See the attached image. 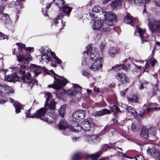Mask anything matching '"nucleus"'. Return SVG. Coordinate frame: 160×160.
Returning <instances> with one entry per match:
<instances>
[{
    "label": "nucleus",
    "mask_w": 160,
    "mask_h": 160,
    "mask_svg": "<svg viewBox=\"0 0 160 160\" xmlns=\"http://www.w3.org/2000/svg\"><path fill=\"white\" fill-rule=\"evenodd\" d=\"M30 109L26 111L25 113L26 114V118H33L35 117L39 118L47 122H52L54 121L55 119L56 115L53 112L51 113V114L52 115V117H50V115L49 116V118L48 117H45V114H44L45 111L43 108H41L38 110L36 113H34V115H30Z\"/></svg>",
    "instance_id": "obj_1"
},
{
    "label": "nucleus",
    "mask_w": 160,
    "mask_h": 160,
    "mask_svg": "<svg viewBox=\"0 0 160 160\" xmlns=\"http://www.w3.org/2000/svg\"><path fill=\"white\" fill-rule=\"evenodd\" d=\"M50 72L53 74L54 75L58 76L61 79H60L58 78H57L55 76L54 77L55 80L53 84L49 85L48 87L49 88H52L55 89H59L65 86L68 81L66 79L64 78L63 77L59 76L58 75L54 73V71L52 70H51Z\"/></svg>",
    "instance_id": "obj_2"
},
{
    "label": "nucleus",
    "mask_w": 160,
    "mask_h": 160,
    "mask_svg": "<svg viewBox=\"0 0 160 160\" xmlns=\"http://www.w3.org/2000/svg\"><path fill=\"white\" fill-rule=\"evenodd\" d=\"M91 55V60L94 61V62L90 66V69L93 71L96 72L99 71L102 67L103 60L102 58L99 57L97 54L92 57Z\"/></svg>",
    "instance_id": "obj_3"
},
{
    "label": "nucleus",
    "mask_w": 160,
    "mask_h": 160,
    "mask_svg": "<svg viewBox=\"0 0 160 160\" xmlns=\"http://www.w3.org/2000/svg\"><path fill=\"white\" fill-rule=\"evenodd\" d=\"M94 125V123L90 118L85 119L82 121L80 126L77 124L76 126L72 128V130L74 132L80 131L82 129L86 131H89L92 126Z\"/></svg>",
    "instance_id": "obj_4"
},
{
    "label": "nucleus",
    "mask_w": 160,
    "mask_h": 160,
    "mask_svg": "<svg viewBox=\"0 0 160 160\" xmlns=\"http://www.w3.org/2000/svg\"><path fill=\"white\" fill-rule=\"evenodd\" d=\"M56 103V102L55 101L54 99H52L49 104L48 102L47 104H45V108H43L44 111H45V112L44 113V114H45V117H48V118H49V115L50 117H52V115L51 114V113L52 112L53 113L56 115V117L54 121L52 122H48V123H51L55 122L57 118V116L55 114L54 112L53 111L55 108Z\"/></svg>",
    "instance_id": "obj_5"
},
{
    "label": "nucleus",
    "mask_w": 160,
    "mask_h": 160,
    "mask_svg": "<svg viewBox=\"0 0 160 160\" xmlns=\"http://www.w3.org/2000/svg\"><path fill=\"white\" fill-rule=\"evenodd\" d=\"M92 28L94 30H99L102 32H108L111 28L105 24V22L103 23V21L101 19L96 20L92 25Z\"/></svg>",
    "instance_id": "obj_6"
},
{
    "label": "nucleus",
    "mask_w": 160,
    "mask_h": 160,
    "mask_svg": "<svg viewBox=\"0 0 160 160\" xmlns=\"http://www.w3.org/2000/svg\"><path fill=\"white\" fill-rule=\"evenodd\" d=\"M148 25L152 33L160 32V21L151 19L148 20Z\"/></svg>",
    "instance_id": "obj_7"
},
{
    "label": "nucleus",
    "mask_w": 160,
    "mask_h": 160,
    "mask_svg": "<svg viewBox=\"0 0 160 160\" xmlns=\"http://www.w3.org/2000/svg\"><path fill=\"white\" fill-rule=\"evenodd\" d=\"M103 15L104 17L105 24L108 26L112 25L113 24V22L117 19L116 16L112 12H108L105 13V11Z\"/></svg>",
    "instance_id": "obj_8"
},
{
    "label": "nucleus",
    "mask_w": 160,
    "mask_h": 160,
    "mask_svg": "<svg viewBox=\"0 0 160 160\" xmlns=\"http://www.w3.org/2000/svg\"><path fill=\"white\" fill-rule=\"evenodd\" d=\"M109 144H104L102 147V149L94 154L89 155V157L91 158L92 160H95L99 158L104 151H107L109 148L111 147V146Z\"/></svg>",
    "instance_id": "obj_9"
},
{
    "label": "nucleus",
    "mask_w": 160,
    "mask_h": 160,
    "mask_svg": "<svg viewBox=\"0 0 160 160\" xmlns=\"http://www.w3.org/2000/svg\"><path fill=\"white\" fill-rule=\"evenodd\" d=\"M85 115V112L82 110L76 111L72 115V120L74 122H79L84 118Z\"/></svg>",
    "instance_id": "obj_10"
},
{
    "label": "nucleus",
    "mask_w": 160,
    "mask_h": 160,
    "mask_svg": "<svg viewBox=\"0 0 160 160\" xmlns=\"http://www.w3.org/2000/svg\"><path fill=\"white\" fill-rule=\"evenodd\" d=\"M104 11L103 9L99 6H95L92 9V12L89 13L90 18L93 19L96 17L95 14L99 13L100 15H103Z\"/></svg>",
    "instance_id": "obj_11"
},
{
    "label": "nucleus",
    "mask_w": 160,
    "mask_h": 160,
    "mask_svg": "<svg viewBox=\"0 0 160 160\" xmlns=\"http://www.w3.org/2000/svg\"><path fill=\"white\" fill-rule=\"evenodd\" d=\"M22 78L23 82L24 83H30L33 82V85H37L38 81L36 79H33L31 76V74L29 72H27L26 74L23 75Z\"/></svg>",
    "instance_id": "obj_12"
},
{
    "label": "nucleus",
    "mask_w": 160,
    "mask_h": 160,
    "mask_svg": "<svg viewBox=\"0 0 160 160\" xmlns=\"http://www.w3.org/2000/svg\"><path fill=\"white\" fill-rule=\"evenodd\" d=\"M116 78L119 82L124 84L129 82V78L124 73L118 72L115 75Z\"/></svg>",
    "instance_id": "obj_13"
},
{
    "label": "nucleus",
    "mask_w": 160,
    "mask_h": 160,
    "mask_svg": "<svg viewBox=\"0 0 160 160\" xmlns=\"http://www.w3.org/2000/svg\"><path fill=\"white\" fill-rule=\"evenodd\" d=\"M160 110V107L158 105L155 103H151L150 104L149 107L146 108V111L142 113H140L139 114V115L140 117H142L144 112H147V113H148L150 111H152L154 110Z\"/></svg>",
    "instance_id": "obj_14"
},
{
    "label": "nucleus",
    "mask_w": 160,
    "mask_h": 160,
    "mask_svg": "<svg viewBox=\"0 0 160 160\" xmlns=\"http://www.w3.org/2000/svg\"><path fill=\"white\" fill-rule=\"evenodd\" d=\"M136 32H138L139 34L142 43H144V42H147L148 35L146 33L145 29L139 28L137 31L135 32V34Z\"/></svg>",
    "instance_id": "obj_15"
},
{
    "label": "nucleus",
    "mask_w": 160,
    "mask_h": 160,
    "mask_svg": "<svg viewBox=\"0 0 160 160\" xmlns=\"http://www.w3.org/2000/svg\"><path fill=\"white\" fill-rule=\"evenodd\" d=\"M147 152L148 154L149 153L151 156L155 159L160 160V154L156 150L154 147L148 148Z\"/></svg>",
    "instance_id": "obj_16"
},
{
    "label": "nucleus",
    "mask_w": 160,
    "mask_h": 160,
    "mask_svg": "<svg viewBox=\"0 0 160 160\" xmlns=\"http://www.w3.org/2000/svg\"><path fill=\"white\" fill-rule=\"evenodd\" d=\"M147 152L148 154L149 153L151 156L155 159L160 160V154L156 150L154 147L148 148Z\"/></svg>",
    "instance_id": "obj_17"
},
{
    "label": "nucleus",
    "mask_w": 160,
    "mask_h": 160,
    "mask_svg": "<svg viewBox=\"0 0 160 160\" xmlns=\"http://www.w3.org/2000/svg\"><path fill=\"white\" fill-rule=\"evenodd\" d=\"M18 77L16 74L12 73L10 75L5 76V80L9 82H16L18 80Z\"/></svg>",
    "instance_id": "obj_18"
},
{
    "label": "nucleus",
    "mask_w": 160,
    "mask_h": 160,
    "mask_svg": "<svg viewBox=\"0 0 160 160\" xmlns=\"http://www.w3.org/2000/svg\"><path fill=\"white\" fill-rule=\"evenodd\" d=\"M134 19L129 13H128L127 16L124 18V21L126 23L130 24L132 26H134L135 25Z\"/></svg>",
    "instance_id": "obj_19"
},
{
    "label": "nucleus",
    "mask_w": 160,
    "mask_h": 160,
    "mask_svg": "<svg viewBox=\"0 0 160 160\" xmlns=\"http://www.w3.org/2000/svg\"><path fill=\"white\" fill-rule=\"evenodd\" d=\"M111 113L110 110L106 109H103L102 111H96L93 113L92 115L96 117H98Z\"/></svg>",
    "instance_id": "obj_20"
},
{
    "label": "nucleus",
    "mask_w": 160,
    "mask_h": 160,
    "mask_svg": "<svg viewBox=\"0 0 160 160\" xmlns=\"http://www.w3.org/2000/svg\"><path fill=\"white\" fill-rule=\"evenodd\" d=\"M127 98L129 103L131 104L138 102V98L136 94L130 95L127 96Z\"/></svg>",
    "instance_id": "obj_21"
},
{
    "label": "nucleus",
    "mask_w": 160,
    "mask_h": 160,
    "mask_svg": "<svg viewBox=\"0 0 160 160\" xmlns=\"http://www.w3.org/2000/svg\"><path fill=\"white\" fill-rule=\"evenodd\" d=\"M123 1V0H114L111 3V7L113 9L119 8H120Z\"/></svg>",
    "instance_id": "obj_22"
},
{
    "label": "nucleus",
    "mask_w": 160,
    "mask_h": 160,
    "mask_svg": "<svg viewBox=\"0 0 160 160\" xmlns=\"http://www.w3.org/2000/svg\"><path fill=\"white\" fill-rule=\"evenodd\" d=\"M150 0H134V3L137 5L140 6H144V10H145L146 8L147 7V5L148 4Z\"/></svg>",
    "instance_id": "obj_23"
},
{
    "label": "nucleus",
    "mask_w": 160,
    "mask_h": 160,
    "mask_svg": "<svg viewBox=\"0 0 160 160\" xmlns=\"http://www.w3.org/2000/svg\"><path fill=\"white\" fill-rule=\"evenodd\" d=\"M148 130L145 127H143L141 132L140 137L143 139H147L148 137Z\"/></svg>",
    "instance_id": "obj_24"
},
{
    "label": "nucleus",
    "mask_w": 160,
    "mask_h": 160,
    "mask_svg": "<svg viewBox=\"0 0 160 160\" xmlns=\"http://www.w3.org/2000/svg\"><path fill=\"white\" fill-rule=\"evenodd\" d=\"M17 60L19 62H22L24 63H28L31 59L30 57H26L22 54L17 56Z\"/></svg>",
    "instance_id": "obj_25"
},
{
    "label": "nucleus",
    "mask_w": 160,
    "mask_h": 160,
    "mask_svg": "<svg viewBox=\"0 0 160 160\" xmlns=\"http://www.w3.org/2000/svg\"><path fill=\"white\" fill-rule=\"evenodd\" d=\"M123 69L125 71H127L129 69V65L125 66L124 64L116 65L115 66H112V70H115L116 71Z\"/></svg>",
    "instance_id": "obj_26"
},
{
    "label": "nucleus",
    "mask_w": 160,
    "mask_h": 160,
    "mask_svg": "<svg viewBox=\"0 0 160 160\" xmlns=\"http://www.w3.org/2000/svg\"><path fill=\"white\" fill-rule=\"evenodd\" d=\"M136 110L132 107H128L127 108L126 111L127 115L128 116L133 115L135 116L136 115Z\"/></svg>",
    "instance_id": "obj_27"
},
{
    "label": "nucleus",
    "mask_w": 160,
    "mask_h": 160,
    "mask_svg": "<svg viewBox=\"0 0 160 160\" xmlns=\"http://www.w3.org/2000/svg\"><path fill=\"white\" fill-rule=\"evenodd\" d=\"M30 70L31 72H34L36 75H38L39 73L41 70L39 66H36L34 65H32L30 67Z\"/></svg>",
    "instance_id": "obj_28"
},
{
    "label": "nucleus",
    "mask_w": 160,
    "mask_h": 160,
    "mask_svg": "<svg viewBox=\"0 0 160 160\" xmlns=\"http://www.w3.org/2000/svg\"><path fill=\"white\" fill-rule=\"evenodd\" d=\"M146 63L145 65V69H147L149 67L150 64H151V66H154L157 63V61L153 58H152L151 59H149L148 60H146Z\"/></svg>",
    "instance_id": "obj_29"
},
{
    "label": "nucleus",
    "mask_w": 160,
    "mask_h": 160,
    "mask_svg": "<svg viewBox=\"0 0 160 160\" xmlns=\"http://www.w3.org/2000/svg\"><path fill=\"white\" fill-rule=\"evenodd\" d=\"M140 122L139 121L133 123L131 127L132 130L134 132L138 131L140 127Z\"/></svg>",
    "instance_id": "obj_30"
},
{
    "label": "nucleus",
    "mask_w": 160,
    "mask_h": 160,
    "mask_svg": "<svg viewBox=\"0 0 160 160\" xmlns=\"http://www.w3.org/2000/svg\"><path fill=\"white\" fill-rule=\"evenodd\" d=\"M119 51L118 48L115 47H111L108 50V53L112 57H113Z\"/></svg>",
    "instance_id": "obj_31"
},
{
    "label": "nucleus",
    "mask_w": 160,
    "mask_h": 160,
    "mask_svg": "<svg viewBox=\"0 0 160 160\" xmlns=\"http://www.w3.org/2000/svg\"><path fill=\"white\" fill-rule=\"evenodd\" d=\"M68 125L66 121L61 120L58 125L59 129L60 130L64 129L68 127Z\"/></svg>",
    "instance_id": "obj_32"
},
{
    "label": "nucleus",
    "mask_w": 160,
    "mask_h": 160,
    "mask_svg": "<svg viewBox=\"0 0 160 160\" xmlns=\"http://www.w3.org/2000/svg\"><path fill=\"white\" fill-rule=\"evenodd\" d=\"M50 53L52 56L51 59L52 61L58 64L61 63L62 62L61 60L55 56V54L54 52H52L50 50Z\"/></svg>",
    "instance_id": "obj_33"
},
{
    "label": "nucleus",
    "mask_w": 160,
    "mask_h": 160,
    "mask_svg": "<svg viewBox=\"0 0 160 160\" xmlns=\"http://www.w3.org/2000/svg\"><path fill=\"white\" fill-rule=\"evenodd\" d=\"M13 105L14 106V107L15 109L16 113H19L22 108V105L18 102H15Z\"/></svg>",
    "instance_id": "obj_34"
},
{
    "label": "nucleus",
    "mask_w": 160,
    "mask_h": 160,
    "mask_svg": "<svg viewBox=\"0 0 160 160\" xmlns=\"http://www.w3.org/2000/svg\"><path fill=\"white\" fill-rule=\"evenodd\" d=\"M0 89L3 90L6 93H12L13 92L12 89L7 85H4L3 86H0Z\"/></svg>",
    "instance_id": "obj_35"
},
{
    "label": "nucleus",
    "mask_w": 160,
    "mask_h": 160,
    "mask_svg": "<svg viewBox=\"0 0 160 160\" xmlns=\"http://www.w3.org/2000/svg\"><path fill=\"white\" fill-rule=\"evenodd\" d=\"M146 69L145 68L142 67L141 66H136L132 72L135 73V72L137 73L140 71L141 73H143L145 72Z\"/></svg>",
    "instance_id": "obj_36"
},
{
    "label": "nucleus",
    "mask_w": 160,
    "mask_h": 160,
    "mask_svg": "<svg viewBox=\"0 0 160 160\" xmlns=\"http://www.w3.org/2000/svg\"><path fill=\"white\" fill-rule=\"evenodd\" d=\"M82 157V153L80 152H77L72 157V160H80Z\"/></svg>",
    "instance_id": "obj_37"
},
{
    "label": "nucleus",
    "mask_w": 160,
    "mask_h": 160,
    "mask_svg": "<svg viewBox=\"0 0 160 160\" xmlns=\"http://www.w3.org/2000/svg\"><path fill=\"white\" fill-rule=\"evenodd\" d=\"M42 54L49 55L50 53V50L47 47H42L40 49Z\"/></svg>",
    "instance_id": "obj_38"
},
{
    "label": "nucleus",
    "mask_w": 160,
    "mask_h": 160,
    "mask_svg": "<svg viewBox=\"0 0 160 160\" xmlns=\"http://www.w3.org/2000/svg\"><path fill=\"white\" fill-rule=\"evenodd\" d=\"M66 108L64 106H62L58 110V112L60 116L63 118L66 113Z\"/></svg>",
    "instance_id": "obj_39"
},
{
    "label": "nucleus",
    "mask_w": 160,
    "mask_h": 160,
    "mask_svg": "<svg viewBox=\"0 0 160 160\" xmlns=\"http://www.w3.org/2000/svg\"><path fill=\"white\" fill-rule=\"evenodd\" d=\"M62 9L64 12L68 14H70L72 10V8L67 5H64L62 7Z\"/></svg>",
    "instance_id": "obj_40"
},
{
    "label": "nucleus",
    "mask_w": 160,
    "mask_h": 160,
    "mask_svg": "<svg viewBox=\"0 0 160 160\" xmlns=\"http://www.w3.org/2000/svg\"><path fill=\"white\" fill-rule=\"evenodd\" d=\"M45 97L46 99V102L45 104H47L48 102L52 98V95L51 93L49 92H47L45 94Z\"/></svg>",
    "instance_id": "obj_41"
},
{
    "label": "nucleus",
    "mask_w": 160,
    "mask_h": 160,
    "mask_svg": "<svg viewBox=\"0 0 160 160\" xmlns=\"http://www.w3.org/2000/svg\"><path fill=\"white\" fill-rule=\"evenodd\" d=\"M73 87L74 91L77 93H80L82 91V88L78 84H73Z\"/></svg>",
    "instance_id": "obj_42"
},
{
    "label": "nucleus",
    "mask_w": 160,
    "mask_h": 160,
    "mask_svg": "<svg viewBox=\"0 0 160 160\" xmlns=\"http://www.w3.org/2000/svg\"><path fill=\"white\" fill-rule=\"evenodd\" d=\"M51 4V3H48L45 8H42V12L44 16H47L48 15L47 12L48 8L50 7Z\"/></svg>",
    "instance_id": "obj_43"
},
{
    "label": "nucleus",
    "mask_w": 160,
    "mask_h": 160,
    "mask_svg": "<svg viewBox=\"0 0 160 160\" xmlns=\"http://www.w3.org/2000/svg\"><path fill=\"white\" fill-rule=\"evenodd\" d=\"M42 60H43L46 62H48L51 59L48 56L49 55L41 54V55Z\"/></svg>",
    "instance_id": "obj_44"
},
{
    "label": "nucleus",
    "mask_w": 160,
    "mask_h": 160,
    "mask_svg": "<svg viewBox=\"0 0 160 160\" xmlns=\"http://www.w3.org/2000/svg\"><path fill=\"white\" fill-rule=\"evenodd\" d=\"M27 70L26 67L25 65H22L20 68V73L22 75H24L25 74L26 71Z\"/></svg>",
    "instance_id": "obj_45"
},
{
    "label": "nucleus",
    "mask_w": 160,
    "mask_h": 160,
    "mask_svg": "<svg viewBox=\"0 0 160 160\" xmlns=\"http://www.w3.org/2000/svg\"><path fill=\"white\" fill-rule=\"evenodd\" d=\"M16 44L18 47V49L20 52H22L23 49H25V45L21 43H17Z\"/></svg>",
    "instance_id": "obj_46"
},
{
    "label": "nucleus",
    "mask_w": 160,
    "mask_h": 160,
    "mask_svg": "<svg viewBox=\"0 0 160 160\" xmlns=\"http://www.w3.org/2000/svg\"><path fill=\"white\" fill-rule=\"evenodd\" d=\"M112 111L115 113H117L120 112L118 107L116 106H113L111 107Z\"/></svg>",
    "instance_id": "obj_47"
},
{
    "label": "nucleus",
    "mask_w": 160,
    "mask_h": 160,
    "mask_svg": "<svg viewBox=\"0 0 160 160\" xmlns=\"http://www.w3.org/2000/svg\"><path fill=\"white\" fill-rule=\"evenodd\" d=\"M98 51L97 49L94 48L92 50L91 52L90 53V55L89 56L90 59L91 60V55H92V57H94V56H95L94 55H96V54H97L99 56V54L98 53Z\"/></svg>",
    "instance_id": "obj_48"
},
{
    "label": "nucleus",
    "mask_w": 160,
    "mask_h": 160,
    "mask_svg": "<svg viewBox=\"0 0 160 160\" xmlns=\"http://www.w3.org/2000/svg\"><path fill=\"white\" fill-rule=\"evenodd\" d=\"M94 137V136L93 135H87L86 136V140L89 142L91 141H92L93 142Z\"/></svg>",
    "instance_id": "obj_49"
},
{
    "label": "nucleus",
    "mask_w": 160,
    "mask_h": 160,
    "mask_svg": "<svg viewBox=\"0 0 160 160\" xmlns=\"http://www.w3.org/2000/svg\"><path fill=\"white\" fill-rule=\"evenodd\" d=\"M3 17L5 18V23H9L11 22L10 19L9 18V15L5 13L3 15Z\"/></svg>",
    "instance_id": "obj_50"
},
{
    "label": "nucleus",
    "mask_w": 160,
    "mask_h": 160,
    "mask_svg": "<svg viewBox=\"0 0 160 160\" xmlns=\"http://www.w3.org/2000/svg\"><path fill=\"white\" fill-rule=\"evenodd\" d=\"M63 16V15H62V13H61L60 14H59L58 16V17L56 18H55L54 20V23L56 24H58V20L59 19H60L62 18Z\"/></svg>",
    "instance_id": "obj_51"
},
{
    "label": "nucleus",
    "mask_w": 160,
    "mask_h": 160,
    "mask_svg": "<svg viewBox=\"0 0 160 160\" xmlns=\"http://www.w3.org/2000/svg\"><path fill=\"white\" fill-rule=\"evenodd\" d=\"M92 46L91 45H89L86 47L87 51H84L83 52V55L85 56V54L87 55H88V54L89 53L90 51L91 50Z\"/></svg>",
    "instance_id": "obj_52"
},
{
    "label": "nucleus",
    "mask_w": 160,
    "mask_h": 160,
    "mask_svg": "<svg viewBox=\"0 0 160 160\" xmlns=\"http://www.w3.org/2000/svg\"><path fill=\"white\" fill-rule=\"evenodd\" d=\"M101 140V138L98 136H94L93 142L94 143H97L100 142Z\"/></svg>",
    "instance_id": "obj_53"
},
{
    "label": "nucleus",
    "mask_w": 160,
    "mask_h": 160,
    "mask_svg": "<svg viewBox=\"0 0 160 160\" xmlns=\"http://www.w3.org/2000/svg\"><path fill=\"white\" fill-rule=\"evenodd\" d=\"M82 73L83 76H86L87 78H89L91 75L90 73L85 71H82Z\"/></svg>",
    "instance_id": "obj_54"
},
{
    "label": "nucleus",
    "mask_w": 160,
    "mask_h": 160,
    "mask_svg": "<svg viewBox=\"0 0 160 160\" xmlns=\"http://www.w3.org/2000/svg\"><path fill=\"white\" fill-rule=\"evenodd\" d=\"M135 158L136 160H143L144 158L141 155H138L136 156Z\"/></svg>",
    "instance_id": "obj_55"
},
{
    "label": "nucleus",
    "mask_w": 160,
    "mask_h": 160,
    "mask_svg": "<svg viewBox=\"0 0 160 160\" xmlns=\"http://www.w3.org/2000/svg\"><path fill=\"white\" fill-rule=\"evenodd\" d=\"M105 47V44L103 42L100 45L101 50L102 52Z\"/></svg>",
    "instance_id": "obj_56"
},
{
    "label": "nucleus",
    "mask_w": 160,
    "mask_h": 160,
    "mask_svg": "<svg viewBox=\"0 0 160 160\" xmlns=\"http://www.w3.org/2000/svg\"><path fill=\"white\" fill-rule=\"evenodd\" d=\"M72 141L74 142H78L80 140V138L79 137L73 138H72Z\"/></svg>",
    "instance_id": "obj_57"
},
{
    "label": "nucleus",
    "mask_w": 160,
    "mask_h": 160,
    "mask_svg": "<svg viewBox=\"0 0 160 160\" xmlns=\"http://www.w3.org/2000/svg\"><path fill=\"white\" fill-rule=\"evenodd\" d=\"M8 36L4 35L2 33L0 32V37L2 38L3 39H5L6 38H7Z\"/></svg>",
    "instance_id": "obj_58"
},
{
    "label": "nucleus",
    "mask_w": 160,
    "mask_h": 160,
    "mask_svg": "<svg viewBox=\"0 0 160 160\" xmlns=\"http://www.w3.org/2000/svg\"><path fill=\"white\" fill-rule=\"evenodd\" d=\"M128 89H125L124 90L120 92L121 95L122 96H124L125 95V93L127 91Z\"/></svg>",
    "instance_id": "obj_59"
},
{
    "label": "nucleus",
    "mask_w": 160,
    "mask_h": 160,
    "mask_svg": "<svg viewBox=\"0 0 160 160\" xmlns=\"http://www.w3.org/2000/svg\"><path fill=\"white\" fill-rule=\"evenodd\" d=\"M146 87V86L143 84L142 83H141L139 87V89L140 90H142L144 89Z\"/></svg>",
    "instance_id": "obj_60"
},
{
    "label": "nucleus",
    "mask_w": 160,
    "mask_h": 160,
    "mask_svg": "<svg viewBox=\"0 0 160 160\" xmlns=\"http://www.w3.org/2000/svg\"><path fill=\"white\" fill-rule=\"evenodd\" d=\"M4 6H0V14H2L3 12V10L4 8Z\"/></svg>",
    "instance_id": "obj_61"
},
{
    "label": "nucleus",
    "mask_w": 160,
    "mask_h": 160,
    "mask_svg": "<svg viewBox=\"0 0 160 160\" xmlns=\"http://www.w3.org/2000/svg\"><path fill=\"white\" fill-rule=\"evenodd\" d=\"M154 2L156 6L160 7V1H156L155 0H154Z\"/></svg>",
    "instance_id": "obj_62"
},
{
    "label": "nucleus",
    "mask_w": 160,
    "mask_h": 160,
    "mask_svg": "<svg viewBox=\"0 0 160 160\" xmlns=\"http://www.w3.org/2000/svg\"><path fill=\"white\" fill-rule=\"evenodd\" d=\"M106 129H103L102 132L99 134V135L101 136L102 134H104L105 133Z\"/></svg>",
    "instance_id": "obj_63"
},
{
    "label": "nucleus",
    "mask_w": 160,
    "mask_h": 160,
    "mask_svg": "<svg viewBox=\"0 0 160 160\" xmlns=\"http://www.w3.org/2000/svg\"><path fill=\"white\" fill-rule=\"evenodd\" d=\"M93 89H94V91L95 92H98L99 91V88H97V87H95Z\"/></svg>",
    "instance_id": "obj_64"
}]
</instances>
